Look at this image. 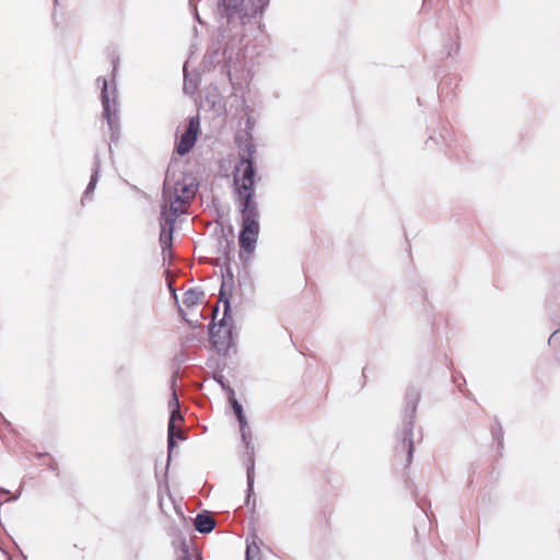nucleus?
Returning <instances> with one entry per match:
<instances>
[{
	"instance_id": "obj_1",
	"label": "nucleus",
	"mask_w": 560,
	"mask_h": 560,
	"mask_svg": "<svg viewBox=\"0 0 560 560\" xmlns=\"http://www.w3.org/2000/svg\"><path fill=\"white\" fill-rule=\"evenodd\" d=\"M254 177L255 168L253 161L247 158H242L234 175V183L237 190V203L242 219V229L238 236L241 257L243 253L249 256L255 252L260 231V215L258 205L255 201Z\"/></svg>"
},
{
	"instance_id": "obj_2",
	"label": "nucleus",
	"mask_w": 560,
	"mask_h": 560,
	"mask_svg": "<svg viewBox=\"0 0 560 560\" xmlns=\"http://www.w3.org/2000/svg\"><path fill=\"white\" fill-rule=\"evenodd\" d=\"M197 186L191 178L167 168L163 184V203L160 218V244L163 255L171 249L174 224L177 217L185 213L190 200L195 197Z\"/></svg>"
},
{
	"instance_id": "obj_3",
	"label": "nucleus",
	"mask_w": 560,
	"mask_h": 560,
	"mask_svg": "<svg viewBox=\"0 0 560 560\" xmlns=\"http://www.w3.org/2000/svg\"><path fill=\"white\" fill-rule=\"evenodd\" d=\"M96 83L101 86V101L103 105V117L107 121L110 140L117 141L119 136L118 94L115 85H108L105 78H97Z\"/></svg>"
},
{
	"instance_id": "obj_4",
	"label": "nucleus",
	"mask_w": 560,
	"mask_h": 560,
	"mask_svg": "<svg viewBox=\"0 0 560 560\" xmlns=\"http://www.w3.org/2000/svg\"><path fill=\"white\" fill-rule=\"evenodd\" d=\"M420 395L417 390H412L407 395L406 411L402 420V429L400 442L397 446V452H405L407 454V465L411 464L413 453V419L417 410V405Z\"/></svg>"
},
{
	"instance_id": "obj_5",
	"label": "nucleus",
	"mask_w": 560,
	"mask_h": 560,
	"mask_svg": "<svg viewBox=\"0 0 560 560\" xmlns=\"http://www.w3.org/2000/svg\"><path fill=\"white\" fill-rule=\"evenodd\" d=\"M269 0H222V5L230 20L249 19L261 14Z\"/></svg>"
},
{
	"instance_id": "obj_6",
	"label": "nucleus",
	"mask_w": 560,
	"mask_h": 560,
	"mask_svg": "<svg viewBox=\"0 0 560 560\" xmlns=\"http://www.w3.org/2000/svg\"><path fill=\"white\" fill-rule=\"evenodd\" d=\"M220 301H222L224 304L223 318L221 319L219 327L215 325L210 327V341L219 353H225L233 342L232 330L226 323V318L229 317L228 313L230 311V302L226 298L223 299L222 292L220 294Z\"/></svg>"
},
{
	"instance_id": "obj_7",
	"label": "nucleus",
	"mask_w": 560,
	"mask_h": 560,
	"mask_svg": "<svg viewBox=\"0 0 560 560\" xmlns=\"http://www.w3.org/2000/svg\"><path fill=\"white\" fill-rule=\"evenodd\" d=\"M171 416L168 420L167 427V447L171 451L175 445V438L179 440H184L183 432H176L175 427L177 421H182L183 417L179 412V402L176 393L174 392L172 395V399L170 400Z\"/></svg>"
},
{
	"instance_id": "obj_8",
	"label": "nucleus",
	"mask_w": 560,
	"mask_h": 560,
	"mask_svg": "<svg viewBox=\"0 0 560 560\" xmlns=\"http://www.w3.org/2000/svg\"><path fill=\"white\" fill-rule=\"evenodd\" d=\"M200 121L197 116L189 119L187 130L180 136L179 142L176 144V152L179 155L188 153L196 143Z\"/></svg>"
},
{
	"instance_id": "obj_9",
	"label": "nucleus",
	"mask_w": 560,
	"mask_h": 560,
	"mask_svg": "<svg viewBox=\"0 0 560 560\" xmlns=\"http://www.w3.org/2000/svg\"><path fill=\"white\" fill-rule=\"evenodd\" d=\"M100 171H101L100 158H98L97 154H95L94 163H93V173L91 175V178H90V182L88 184V187H86V189H85V191L83 194L82 202H84L85 200L90 199V195L94 191V189L96 187V184H97V180H98Z\"/></svg>"
},
{
	"instance_id": "obj_10",
	"label": "nucleus",
	"mask_w": 560,
	"mask_h": 560,
	"mask_svg": "<svg viewBox=\"0 0 560 560\" xmlns=\"http://www.w3.org/2000/svg\"><path fill=\"white\" fill-rule=\"evenodd\" d=\"M215 526L214 520L208 514H198L195 518V528L199 533H210Z\"/></svg>"
},
{
	"instance_id": "obj_11",
	"label": "nucleus",
	"mask_w": 560,
	"mask_h": 560,
	"mask_svg": "<svg viewBox=\"0 0 560 560\" xmlns=\"http://www.w3.org/2000/svg\"><path fill=\"white\" fill-rule=\"evenodd\" d=\"M229 393H230L229 400L231 402V406L233 408L235 416L237 417L240 425H243V427L247 425V420L243 413L242 405L234 398L233 389L230 388Z\"/></svg>"
},
{
	"instance_id": "obj_12",
	"label": "nucleus",
	"mask_w": 560,
	"mask_h": 560,
	"mask_svg": "<svg viewBox=\"0 0 560 560\" xmlns=\"http://www.w3.org/2000/svg\"><path fill=\"white\" fill-rule=\"evenodd\" d=\"M202 295L203 293L201 291L196 289H189L184 293L183 303L187 307L195 306L201 301Z\"/></svg>"
},
{
	"instance_id": "obj_13",
	"label": "nucleus",
	"mask_w": 560,
	"mask_h": 560,
	"mask_svg": "<svg viewBox=\"0 0 560 560\" xmlns=\"http://www.w3.org/2000/svg\"><path fill=\"white\" fill-rule=\"evenodd\" d=\"M254 458H249V464L247 467V501L254 492Z\"/></svg>"
},
{
	"instance_id": "obj_14",
	"label": "nucleus",
	"mask_w": 560,
	"mask_h": 560,
	"mask_svg": "<svg viewBox=\"0 0 560 560\" xmlns=\"http://www.w3.org/2000/svg\"><path fill=\"white\" fill-rule=\"evenodd\" d=\"M261 544L260 539L258 537H254L253 540L249 542L247 541V547H246V560H252L250 559V556L253 553H258L259 552V545Z\"/></svg>"
},
{
	"instance_id": "obj_15",
	"label": "nucleus",
	"mask_w": 560,
	"mask_h": 560,
	"mask_svg": "<svg viewBox=\"0 0 560 560\" xmlns=\"http://www.w3.org/2000/svg\"><path fill=\"white\" fill-rule=\"evenodd\" d=\"M197 89L196 81L191 80L189 75L186 72V66L184 67V92L186 94H192L195 90Z\"/></svg>"
},
{
	"instance_id": "obj_16",
	"label": "nucleus",
	"mask_w": 560,
	"mask_h": 560,
	"mask_svg": "<svg viewBox=\"0 0 560 560\" xmlns=\"http://www.w3.org/2000/svg\"><path fill=\"white\" fill-rule=\"evenodd\" d=\"M240 431H241V434H242V440L243 442L245 443V446L246 448L249 451L253 452V446L250 445V441H252V434H250V431L248 430L247 425H240Z\"/></svg>"
},
{
	"instance_id": "obj_17",
	"label": "nucleus",
	"mask_w": 560,
	"mask_h": 560,
	"mask_svg": "<svg viewBox=\"0 0 560 560\" xmlns=\"http://www.w3.org/2000/svg\"><path fill=\"white\" fill-rule=\"evenodd\" d=\"M549 346L560 343V330H556L551 334L548 339Z\"/></svg>"
},
{
	"instance_id": "obj_18",
	"label": "nucleus",
	"mask_w": 560,
	"mask_h": 560,
	"mask_svg": "<svg viewBox=\"0 0 560 560\" xmlns=\"http://www.w3.org/2000/svg\"><path fill=\"white\" fill-rule=\"evenodd\" d=\"M8 494H9L8 490L0 489V505L2 504L3 501L16 500V498H18V497L7 498Z\"/></svg>"
},
{
	"instance_id": "obj_19",
	"label": "nucleus",
	"mask_w": 560,
	"mask_h": 560,
	"mask_svg": "<svg viewBox=\"0 0 560 560\" xmlns=\"http://www.w3.org/2000/svg\"><path fill=\"white\" fill-rule=\"evenodd\" d=\"M182 560H199L197 557L190 556L188 552H185Z\"/></svg>"
},
{
	"instance_id": "obj_20",
	"label": "nucleus",
	"mask_w": 560,
	"mask_h": 560,
	"mask_svg": "<svg viewBox=\"0 0 560 560\" xmlns=\"http://www.w3.org/2000/svg\"><path fill=\"white\" fill-rule=\"evenodd\" d=\"M179 312H180V314H182L183 319H184L186 323H188L191 327H197V324H195L194 322H191V320H189V319H187V318L185 317V315L183 314V311H182V310H180Z\"/></svg>"
},
{
	"instance_id": "obj_21",
	"label": "nucleus",
	"mask_w": 560,
	"mask_h": 560,
	"mask_svg": "<svg viewBox=\"0 0 560 560\" xmlns=\"http://www.w3.org/2000/svg\"><path fill=\"white\" fill-rule=\"evenodd\" d=\"M229 78H230V82H231L232 84H234V79H233V75H232V73H231V72L229 73Z\"/></svg>"
},
{
	"instance_id": "obj_22",
	"label": "nucleus",
	"mask_w": 560,
	"mask_h": 560,
	"mask_svg": "<svg viewBox=\"0 0 560 560\" xmlns=\"http://www.w3.org/2000/svg\"><path fill=\"white\" fill-rule=\"evenodd\" d=\"M225 247H226V248H230V247H231V244H230V242H229V241H226Z\"/></svg>"
},
{
	"instance_id": "obj_23",
	"label": "nucleus",
	"mask_w": 560,
	"mask_h": 560,
	"mask_svg": "<svg viewBox=\"0 0 560 560\" xmlns=\"http://www.w3.org/2000/svg\"><path fill=\"white\" fill-rule=\"evenodd\" d=\"M457 388H459V390L463 392L462 385L459 383H457Z\"/></svg>"
},
{
	"instance_id": "obj_24",
	"label": "nucleus",
	"mask_w": 560,
	"mask_h": 560,
	"mask_svg": "<svg viewBox=\"0 0 560 560\" xmlns=\"http://www.w3.org/2000/svg\"><path fill=\"white\" fill-rule=\"evenodd\" d=\"M499 434L502 435V428H499Z\"/></svg>"
}]
</instances>
